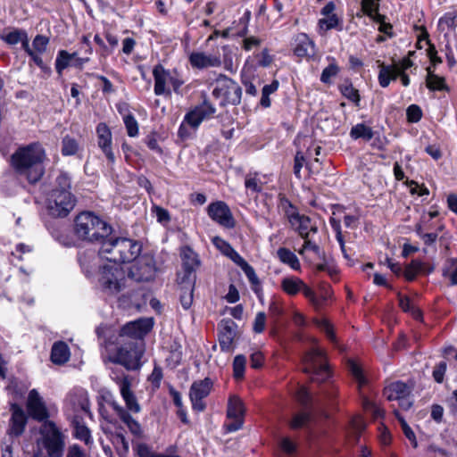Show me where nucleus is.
<instances>
[{
    "mask_svg": "<svg viewBox=\"0 0 457 457\" xmlns=\"http://www.w3.org/2000/svg\"><path fill=\"white\" fill-rule=\"evenodd\" d=\"M46 160V153L42 144L32 142L19 146L10 156L9 163L17 178L36 185L45 175Z\"/></svg>",
    "mask_w": 457,
    "mask_h": 457,
    "instance_id": "nucleus-1",
    "label": "nucleus"
},
{
    "mask_svg": "<svg viewBox=\"0 0 457 457\" xmlns=\"http://www.w3.org/2000/svg\"><path fill=\"white\" fill-rule=\"evenodd\" d=\"M112 232V227L93 212H82L74 220V234L82 241L101 246Z\"/></svg>",
    "mask_w": 457,
    "mask_h": 457,
    "instance_id": "nucleus-2",
    "label": "nucleus"
},
{
    "mask_svg": "<svg viewBox=\"0 0 457 457\" xmlns=\"http://www.w3.org/2000/svg\"><path fill=\"white\" fill-rule=\"evenodd\" d=\"M142 245L137 240L108 236L99 248V253L114 264L134 261L141 253Z\"/></svg>",
    "mask_w": 457,
    "mask_h": 457,
    "instance_id": "nucleus-3",
    "label": "nucleus"
},
{
    "mask_svg": "<svg viewBox=\"0 0 457 457\" xmlns=\"http://www.w3.org/2000/svg\"><path fill=\"white\" fill-rule=\"evenodd\" d=\"M112 344H116L117 346L113 351L109 349L108 359L111 362L120 364L128 370H137L141 368V359L145 353L143 342L135 340L112 342L109 339L106 346Z\"/></svg>",
    "mask_w": 457,
    "mask_h": 457,
    "instance_id": "nucleus-4",
    "label": "nucleus"
},
{
    "mask_svg": "<svg viewBox=\"0 0 457 457\" xmlns=\"http://www.w3.org/2000/svg\"><path fill=\"white\" fill-rule=\"evenodd\" d=\"M98 284L108 295H116L127 287L126 272L117 264H106L100 268Z\"/></svg>",
    "mask_w": 457,
    "mask_h": 457,
    "instance_id": "nucleus-5",
    "label": "nucleus"
},
{
    "mask_svg": "<svg viewBox=\"0 0 457 457\" xmlns=\"http://www.w3.org/2000/svg\"><path fill=\"white\" fill-rule=\"evenodd\" d=\"M303 372L310 375L313 382H325L330 378V370L324 353L319 348L308 351L303 358Z\"/></svg>",
    "mask_w": 457,
    "mask_h": 457,
    "instance_id": "nucleus-6",
    "label": "nucleus"
},
{
    "mask_svg": "<svg viewBox=\"0 0 457 457\" xmlns=\"http://www.w3.org/2000/svg\"><path fill=\"white\" fill-rule=\"evenodd\" d=\"M39 433L42 436L44 448L49 457H62L65 447V436L52 420L42 423Z\"/></svg>",
    "mask_w": 457,
    "mask_h": 457,
    "instance_id": "nucleus-7",
    "label": "nucleus"
},
{
    "mask_svg": "<svg viewBox=\"0 0 457 457\" xmlns=\"http://www.w3.org/2000/svg\"><path fill=\"white\" fill-rule=\"evenodd\" d=\"M212 96L217 99H220V106L228 104L238 105L241 103L242 87L232 79L220 74L216 79Z\"/></svg>",
    "mask_w": 457,
    "mask_h": 457,
    "instance_id": "nucleus-8",
    "label": "nucleus"
},
{
    "mask_svg": "<svg viewBox=\"0 0 457 457\" xmlns=\"http://www.w3.org/2000/svg\"><path fill=\"white\" fill-rule=\"evenodd\" d=\"M129 269L128 277L137 282H149L154 279L157 266L152 253L138 255Z\"/></svg>",
    "mask_w": 457,
    "mask_h": 457,
    "instance_id": "nucleus-9",
    "label": "nucleus"
},
{
    "mask_svg": "<svg viewBox=\"0 0 457 457\" xmlns=\"http://www.w3.org/2000/svg\"><path fill=\"white\" fill-rule=\"evenodd\" d=\"M76 196L71 191L52 190L47 199V208L52 216L64 218L76 205Z\"/></svg>",
    "mask_w": 457,
    "mask_h": 457,
    "instance_id": "nucleus-10",
    "label": "nucleus"
},
{
    "mask_svg": "<svg viewBox=\"0 0 457 457\" xmlns=\"http://www.w3.org/2000/svg\"><path fill=\"white\" fill-rule=\"evenodd\" d=\"M153 318H141L122 326L119 331L116 341L135 340L143 342L144 337L153 329Z\"/></svg>",
    "mask_w": 457,
    "mask_h": 457,
    "instance_id": "nucleus-11",
    "label": "nucleus"
},
{
    "mask_svg": "<svg viewBox=\"0 0 457 457\" xmlns=\"http://www.w3.org/2000/svg\"><path fill=\"white\" fill-rule=\"evenodd\" d=\"M182 261V271L177 274V279L195 280L196 270L201 266V260L189 245H185L180 250Z\"/></svg>",
    "mask_w": 457,
    "mask_h": 457,
    "instance_id": "nucleus-12",
    "label": "nucleus"
},
{
    "mask_svg": "<svg viewBox=\"0 0 457 457\" xmlns=\"http://www.w3.org/2000/svg\"><path fill=\"white\" fill-rule=\"evenodd\" d=\"M212 386L213 383L210 378L192 383L189 389V398L192 409L195 411L203 412L206 409V403L204 400L210 395Z\"/></svg>",
    "mask_w": 457,
    "mask_h": 457,
    "instance_id": "nucleus-13",
    "label": "nucleus"
},
{
    "mask_svg": "<svg viewBox=\"0 0 457 457\" xmlns=\"http://www.w3.org/2000/svg\"><path fill=\"white\" fill-rule=\"evenodd\" d=\"M215 112L216 108L204 94L203 102L186 113L184 121L196 129L204 120L212 118Z\"/></svg>",
    "mask_w": 457,
    "mask_h": 457,
    "instance_id": "nucleus-14",
    "label": "nucleus"
},
{
    "mask_svg": "<svg viewBox=\"0 0 457 457\" xmlns=\"http://www.w3.org/2000/svg\"><path fill=\"white\" fill-rule=\"evenodd\" d=\"M207 213L213 221L224 228H233L236 225L228 205L223 201L211 203L207 207Z\"/></svg>",
    "mask_w": 457,
    "mask_h": 457,
    "instance_id": "nucleus-15",
    "label": "nucleus"
},
{
    "mask_svg": "<svg viewBox=\"0 0 457 457\" xmlns=\"http://www.w3.org/2000/svg\"><path fill=\"white\" fill-rule=\"evenodd\" d=\"M27 411L29 415L37 421L44 423L45 420H49L48 410L36 389H32L29 393Z\"/></svg>",
    "mask_w": 457,
    "mask_h": 457,
    "instance_id": "nucleus-16",
    "label": "nucleus"
},
{
    "mask_svg": "<svg viewBox=\"0 0 457 457\" xmlns=\"http://www.w3.org/2000/svg\"><path fill=\"white\" fill-rule=\"evenodd\" d=\"M237 328V323L231 319H224L218 325V339L221 351H231Z\"/></svg>",
    "mask_w": 457,
    "mask_h": 457,
    "instance_id": "nucleus-17",
    "label": "nucleus"
},
{
    "mask_svg": "<svg viewBox=\"0 0 457 457\" xmlns=\"http://www.w3.org/2000/svg\"><path fill=\"white\" fill-rule=\"evenodd\" d=\"M96 137L98 147L102 150L108 162L113 164L116 158L112 147V132L104 122H101L96 126Z\"/></svg>",
    "mask_w": 457,
    "mask_h": 457,
    "instance_id": "nucleus-18",
    "label": "nucleus"
},
{
    "mask_svg": "<svg viewBox=\"0 0 457 457\" xmlns=\"http://www.w3.org/2000/svg\"><path fill=\"white\" fill-rule=\"evenodd\" d=\"M114 380L120 386V395L126 403L127 411L133 413H138L141 411V407L135 394L130 389L131 382L129 376L123 375L121 377H117Z\"/></svg>",
    "mask_w": 457,
    "mask_h": 457,
    "instance_id": "nucleus-19",
    "label": "nucleus"
},
{
    "mask_svg": "<svg viewBox=\"0 0 457 457\" xmlns=\"http://www.w3.org/2000/svg\"><path fill=\"white\" fill-rule=\"evenodd\" d=\"M10 411L12 413L8 434L12 436H20L25 430L28 418L23 409L16 403H11Z\"/></svg>",
    "mask_w": 457,
    "mask_h": 457,
    "instance_id": "nucleus-20",
    "label": "nucleus"
},
{
    "mask_svg": "<svg viewBox=\"0 0 457 457\" xmlns=\"http://www.w3.org/2000/svg\"><path fill=\"white\" fill-rule=\"evenodd\" d=\"M171 71L166 70L162 64H157L154 67L153 76L154 79V94L162 96L164 94H170V91L166 89V83L169 82Z\"/></svg>",
    "mask_w": 457,
    "mask_h": 457,
    "instance_id": "nucleus-21",
    "label": "nucleus"
},
{
    "mask_svg": "<svg viewBox=\"0 0 457 457\" xmlns=\"http://www.w3.org/2000/svg\"><path fill=\"white\" fill-rule=\"evenodd\" d=\"M411 387L403 381H395L389 384L383 390L384 396L388 401H396L403 396H411Z\"/></svg>",
    "mask_w": 457,
    "mask_h": 457,
    "instance_id": "nucleus-22",
    "label": "nucleus"
},
{
    "mask_svg": "<svg viewBox=\"0 0 457 457\" xmlns=\"http://www.w3.org/2000/svg\"><path fill=\"white\" fill-rule=\"evenodd\" d=\"M314 43L305 33L298 34L294 40V54L298 57H309L314 54Z\"/></svg>",
    "mask_w": 457,
    "mask_h": 457,
    "instance_id": "nucleus-23",
    "label": "nucleus"
},
{
    "mask_svg": "<svg viewBox=\"0 0 457 457\" xmlns=\"http://www.w3.org/2000/svg\"><path fill=\"white\" fill-rule=\"evenodd\" d=\"M112 406L113 410L115 411L117 416L120 418V420L126 424L128 428L129 429L130 433L133 434L136 436H141L142 435V428L138 421H137L135 419L132 418L130 413L124 409L123 407L120 406L116 403H112Z\"/></svg>",
    "mask_w": 457,
    "mask_h": 457,
    "instance_id": "nucleus-24",
    "label": "nucleus"
},
{
    "mask_svg": "<svg viewBox=\"0 0 457 457\" xmlns=\"http://www.w3.org/2000/svg\"><path fill=\"white\" fill-rule=\"evenodd\" d=\"M189 62L193 68L204 69L208 67H218L220 65V59L217 56L206 55L202 52H193L189 55Z\"/></svg>",
    "mask_w": 457,
    "mask_h": 457,
    "instance_id": "nucleus-25",
    "label": "nucleus"
},
{
    "mask_svg": "<svg viewBox=\"0 0 457 457\" xmlns=\"http://www.w3.org/2000/svg\"><path fill=\"white\" fill-rule=\"evenodd\" d=\"M73 428V436L89 445L93 443L91 431L84 422V419L79 415H74L71 420Z\"/></svg>",
    "mask_w": 457,
    "mask_h": 457,
    "instance_id": "nucleus-26",
    "label": "nucleus"
},
{
    "mask_svg": "<svg viewBox=\"0 0 457 457\" xmlns=\"http://www.w3.org/2000/svg\"><path fill=\"white\" fill-rule=\"evenodd\" d=\"M289 222L293 227L295 228V230L301 236L302 238L309 237V228H311V218L306 215H301L297 212H293L289 213V212L286 211Z\"/></svg>",
    "mask_w": 457,
    "mask_h": 457,
    "instance_id": "nucleus-27",
    "label": "nucleus"
},
{
    "mask_svg": "<svg viewBox=\"0 0 457 457\" xmlns=\"http://www.w3.org/2000/svg\"><path fill=\"white\" fill-rule=\"evenodd\" d=\"M179 288V301L185 310H188L193 303V294L195 280L177 279Z\"/></svg>",
    "mask_w": 457,
    "mask_h": 457,
    "instance_id": "nucleus-28",
    "label": "nucleus"
},
{
    "mask_svg": "<svg viewBox=\"0 0 457 457\" xmlns=\"http://www.w3.org/2000/svg\"><path fill=\"white\" fill-rule=\"evenodd\" d=\"M70 348L63 341L55 342L51 349V361L53 363L62 365L66 363L70 359Z\"/></svg>",
    "mask_w": 457,
    "mask_h": 457,
    "instance_id": "nucleus-29",
    "label": "nucleus"
},
{
    "mask_svg": "<svg viewBox=\"0 0 457 457\" xmlns=\"http://www.w3.org/2000/svg\"><path fill=\"white\" fill-rule=\"evenodd\" d=\"M312 411L303 410L295 413L288 422V426L292 430L311 429L312 420Z\"/></svg>",
    "mask_w": 457,
    "mask_h": 457,
    "instance_id": "nucleus-30",
    "label": "nucleus"
},
{
    "mask_svg": "<svg viewBox=\"0 0 457 457\" xmlns=\"http://www.w3.org/2000/svg\"><path fill=\"white\" fill-rule=\"evenodd\" d=\"M245 411L243 401L236 395L230 396L228 402L227 418L244 419Z\"/></svg>",
    "mask_w": 457,
    "mask_h": 457,
    "instance_id": "nucleus-31",
    "label": "nucleus"
},
{
    "mask_svg": "<svg viewBox=\"0 0 457 457\" xmlns=\"http://www.w3.org/2000/svg\"><path fill=\"white\" fill-rule=\"evenodd\" d=\"M427 79L426 86L431 91H443L448 90V87L445 83V79L443 77H439L434 73V70L431 67L427 68Z\"/></svg>",
    "mask_w": 457,
    "mask_h": 457,
    "instance_id": "nucleus-32",
    "label": "nucleus"
},
{
    "mask_svg": "<svg viewBox=\"0 0 457 457\" xmlns=\"http://www.w3.org/2000/svg\"><path fill=\"white\" fill-rule=\"evenodd\" d=\"M303 281L294 276L285 277L281 280V289L288 295H295L301 292V287H303Z\"/></svg>",
    "mask_w": 457,
    "mask_h": 457,
    "instance_id": "nucleus-33",
    "label": "nucleus"
},
{
    "mask_svg": "<svg viewBox=\"0 0 457 457\" xmlns=\"http://www.w3.org/2000/svg\"><path fill=\"white\" fill-rule=\"evenodd\" d=\"M338 89L344 97L353 103L355 106H360L361 96L359 90L353 87L350 79H345V81L338 86Z\"/></svg>",
    "mask_w": 457,
    "mask_h": 457,
    "instance_id": "nucleus-34",
    "label": "nucleus"
},
{
    "mask_svg": "<svg viewBox=\"0 0 457 457\" xmlns=\"http://www.w3.org/2000/svg\"><path fill=\"white\" fill-rule=\"evenodd\" d=\"M277 256L281 262L288 265L291 269L295 270H300L301 265L297 256L288 248H278L277 251Z\"/></svg>",
    "mask_w": 457,
    "mask_h": 457,
    "instance_id": "nucleus-35",
    "label": "nucleus"
},
{
    "mask_svg": "<svg viewBox=\"0 0 457 457\" xmlns=\"http://www.w3.org/2000/svg\"><path fill=\"white\" fill-rule=\"evenodd\" d=\"M350 137L354 140L361 138L365 141H370L374 137V132L370 127L364 123H358L352 127Z\"/></svg>",
    "mask_w": 457,
    "mask_h": 457,
    "instance_id": "nucleus-36",
    "label": "nucleus"
},
{
    "mask_svg": "<svg viewBox=\"0 0 457 457\" xmlns=\"http://www.w3.org/2000/svg\"><path fill=\"white\" fill-rule=\"evenodd\" d=\"M442 276L449 278L451 286H457V258H449L445 261Z\"/></svg>",
    "mask_w": 457,
    "mask_h": 457,
    "instance_id": "nucleus-37",
    "label": "nucleus"
},
{
    "mask_svg": "<svg viewBox=\"0 0 457 457\" xmlns=\"http://www.w3.org/2000/svg\"><path fill=\"white\" fill-rule=\"evenodd\" d=\"M78 53H68L66 50H60L55 59V70L62 76L64 69L70 66V62L77 56Z\"/></svg>",
    "mask_w": 457,
    "mask_h": 457,
    "instance_id": "nucleus-38",
    "label": "nucleus"
},
{
    "mask_svg": "<svg viewBox=\"0 0 457 457\" xmlns=\"http://www.w3.org/2000/svg\"><path fill=\"white\" fill-rule=\"evenodd\" d=\"M429 35L428 33V31L426 30L425 28H422V34L419 37V41L417 43V46L419 48H421V46H420V42L421 40H426V43L428 45V55L430 59V62L434 64V65H436V64H439L441 63L443 61L441 59V57H439L437 55V51L436 49V46L435 45H433L429 38H428Z\"/></svg>",
    "mask_w": 457,
    "mask_h": 457,
    "instance_id": "nucleus-39",
    "label": "nucleus"
},
{
    "mask_svg": "<svg viewBox=\"0 0 457 457\" xmlns=\"http://www.w3.org/2000/svg\"><path fill=\"white\" fill-rule=\"evenodd\" d=\"M342 24V20L337 14L325 16L324 18L319 20L320 29H324L326 31L333 29H336L340 31L343 29Z\"/></svg>",
    "mask_w": 457,
    "mask_h": 457,
    "instance_id": "nucleus-40",
    "label": "nucleus"
},
{
    "mask_svg": "<svg viewBox=\"0 0 457 457\" xmlns=\"http://www.w3.org/2000/svg\"><path fill=\"white\" fill-rule=\"evenodd\" d=\"M426 266L425 262L415 259L412 260L406 267L403 271V276L407 281H413L419 273L423 271V268Z\"/></svg>",
    "mask_w": 457,
    "mask_h": 457,
    "instance_id": "nucleus-41",
    "label": "nucleus"
},
{
    "mask_svg": "<svg viewBox=\"0 0 457 457\" xmlns=\"http://www.w3.org/2000/svg\"><path fill=\"white\" fill-rule=\"evenodd\" d=\"M328 61H331V62L322 71L320 75V81L324 84H331V79L336 77L340 69L338 65L337 64L336 59L334 57H328Z\"/></svg>",
    "mask_w": 457,
    "mask_h": 457,
    "instance_id": "nucleus-42",
    "label": "nucleus"
},
{
    "mask_svg": "<svg viewBox=\"0 0 457 457\" xmlns=\"http://www.w3.org/2000/svg\"><path fill=\"white\" fill-rule=\"evenodd\" d=\"M295 398L304 410L312 411L314 400L312 394L305 386H300L297 389Z\"/></svg>",
    "mask_w": 457,
    "mask_h": 457,
    "instance_id": "nucleus-43",
    "label": "nucleus"
},
{
    "mask_svg": "<svg viewBox=\"0 0 457 457\" xmlns=\"http://www.w3.org/2000/svg\"><path fill=\"white\" fill-rule=\"evenodd\" d=\"M329 223L336 233V239L340 245V249L342 251L344 257L345 259H349V255L345 249V238L341 229V221L339 220L335 219L334 217H330Z\"/></svg>",
    "mask_w": 457,
    "mask_h": 457,
    "instance_id": "nucleus-44",
    "label": "nucleus"
},
{
    "mask_svg": "<svg viewBox=\"0 0 457 457\" xmlns=\"http://www.w3.org/2000/svg\"><path fill=\"white\" fill-rule=\"evenodd\" d=\"M79 143L75 138L70 137L69 135L62 138L61 151L63 156H71L76 154L79 151Z\"/></svg>",
    "mask_w": 457,
    "mask_h": 457,
    "instance_id": "nucleus-45",
    "label": "nucleus"
},
{
    "mask_svg": "<svg viewBox=\"0 0 457 457\" xmlns=\"http://www.w3.org/2000/svg\"><path fill=\"white\" fill-rule=\"evenodd\" d=\"M278 86H279V82L277 79H274V80H272V82L270 84L265 85L262 87L260 104L263 108H268L270 106L271 103H270V95L276 92L278 88Z\"/></svg>",
    "mask_w": 457,
    "mask_h": 457,
    "instance_id": "nucleus-46",
    "label": "nucleus"
},
{
    "mask_svg": "<svg viewBox=\"0 0 457 457\" xmlns=\"http://www.w3.org/2000/svg\"><path fill=\"white\" fill-rule=\"evenodd\" d=\"M268 312H269L270 318L272 320V321L274 323V327H276L277 324L279 322V319L283 315V312H284L282 306L279 305L275 301H273L270 303ZM276 333H277V328H273L270 330V334L275 335Z\"/></svg>",
    "mask_w": 457,
    "mask_h": 457,
    "instance_id": "nucleus-47",
    "label": "nucleus"
},
{
    "mask_svg": "<svg viewBox=\"0 0 457 457\" xmlns=\"http://www.w3.org/2000/svg\"><path fill=\"white\" fill-rule=\"evenodd\" d=\"M71 178L66 171H61L55 179V186L53 190L57 191H71Z\"/></svg>",
    "mask_w": 457,
    "mask_h": 457,
    "instance_id": "nucleus-48",
    "label": "nucleus"
},
{
    "mask_svg": "<svg viewBox=\"0 0 457 457\" xmlns=\"http://www.w3.org/2000/svg\"><path fill=\"white\" fill-rule=\"evenodd\" d=\"M322 399L320 401H325L330 406L336 404V399L337 396V388L332 383L327 384L321 390Z\"/></svg>",
    "mask_w": 457,
    "mask_h": 457,
    "instance_id": "nucleus-49",
    "label": "nucleus"
},
{
    "mask_svg": "<svg viewBox=\"0 0 457 457\" xmlns=\"http://www.w3.org/2000/svg\"><path fill=\"white\" fill-rule=\"evenodd\" d=\"M246 364V358L243 354H238L233 361V375L236 379L243 378L245 375V369Z\"/></svg>",
    "mask_w": 457,
    "mask_h": 457,
    "instance_id": "nucleus-50",
    "label": "nucleus"
},
{
    "mask_svg": "<svg viewBox=\"0 0 457 457\" xmlns=\"http://www.w3.org/2000/svg\"><path fill=\"white\" fill-rule=\"evenodd\" d=\"M399 306L404 312H411L415 319L421 316V312L417 308L413 307L411 299L407 295H402L398 293Z\"/></svg>",
    "mask_w": 457,
    "mask_h": 457,
    "instance_id": "nucleus-51",
    "label": "nucleus"
},
{
    "mask_svg": "<svg viewBox=\"0 0 457 457\" xmlns=\"http://www.w3.org/2000/svg\"><path fill=\"white\" fill-rule=\"evenodd\" d=\"M27 31L21 29H14L13 30L2 36V39L10 46H14L21 42Z\"/></svg>",
    "mask_w": 457,
    "mask_h": 457,
    "instance_id": "nucleus-52",
    "label": "nucleus"
},
{
    "mask_svg": "<svg viewBox=\"0 0 457 457\" xmlns=\"http://www.w3.org/2000/svg\"><path fill=\"white\" fill-rule=\"evenodd\" d=\"M457 7L445 12L444 16L439 19V26L445 25L448 29H455L457 27Z\"/></svg>",
    "mask_w": 457,
    "mask_h": 457,
    "instance_id": "nucleus-53",
    "label": "nucleus"
},
{
    "mask_svg": "<svg viewBox=\"0 0 457 457\" xmlns=\"http://www.w3.org/2000/svg\"><path fill=\"white\" fill-rule=\"evenodd\" d=\"M379 73H378V83L380 85V87H387L390 81H391V78H390V75L392 73V71H393V66L392 65H386L385 63H381L379 65Z\"/></svg>",
    "mask_w": 457,
    "mask_h": 457,
    "instance_id": "nucleus-54",
    "label": "nucleus"
},
{
    "mask_svg": "<svg viewBox=\"0 0 457 457\" xmlns=\"http://www.w3.org/2000/svg\"><path fill=\"white\" fill-rule=\"evenodd\" d=\"M123 122L129 137H134L138 135V123L133 114H126Z\"/></svg>",
    "mask_w": 457,
    "mask_h": 457,
    "instance_id": "nucleus-55",
    "label": "nucleus"
},
{
    "mask_svg": "<svg viewBox=\"0 0 457 457\" xmlns=\"http://www.w3.org/2000/svg\"><path fill=\"white\" fill-rule=\"evenodd\" d=\"M309 167L306 158L302 151H297L294 158V174L297 179H301V170L303 166Z\"/></svg>",
    "mask_w": 457,
    "mask_h": 457,
    "instance_id": "nucleus-56",
    "label": "nucleus"
},
{
    "mask_svg": "<svg viewBox=\"0 0 457 457\" xmlns=\"http://www.w3.org/2000/svg\"><path fill=\"white\" fill-rule=\"evenodd\" d=\"M423 112L418 104H411L406 109L407 120L410 123H417L422 118Z\"/></svg>",
    "mask_w": 457,
    "mask_h": 457,
    "instance_id": "nucleus-57",
    "label": "nucleus"
},
{
    "mask_svg": "<svg viewBox=\"0 0 457 457\" xmlns=\"http://www.w3.org/2000/svg\"><path fill=\"white\" fill-rule=\"evenodd\" d=\"M49 44V37L44 35H37L32 41V49L34 52L44 54Z\"/></svg>",
    "mask_w": 457,
    "mask_h": 457,
    "instance_id": "nucleus-58",
    "label": "nucleus"
},
{
    "mask_svg": "<svg viewBox=\"0 0 457 457\" xmlns=\"http://www.w3.org/2000/svg\"><path fill=\"white\" fill-rule=\"evenodd\" d=\"M212 242L213 245L217 249H219L223 255H225L227 257L232 252V250L234 249L232 247V245L228 241H226L225 239H223V238H221L220 237H218V236L214 237L212 239Z\"/></svg>",
    "mask_w": 457,
    "mask_h": 457,
    "instance_id": "nucleus-59",
    "label": "nucleus"
},
{
    "mask_svg": "<svg viewBox=\"0 0 457 457\" xmlns=\"http://www.w3.org/2000/svg\"><path fill=\"white\" fill-rule=\"evenodd\" d=\"M242 270L245 274L249 282L252 284L253 289L255 292H257V287H260L261 282H260L258 276L255 273L254 269L250 264H247L245 267H243Z\"/></svg>",
    "mask_w": 457,
    "mask_h": 457,
    "instance_id": "nucleus-60",
    "label": "nucleus"
},
{
    "mask_svg": "<svg viewBox=\"0 0 457 457\" xmlns=\"http://www.w3.org/2000/svg\"><path fill=\"white\" fill-rule=\"evenodd\" d=\"M245 187L254 193H260L262 190V183L257 178V174L253 177L247 175L245 179Z\"/></svg>",
    "mask_w": 457,
    "mask_h": 457,
    "instance_id": "nucleus-61",
    "label": "nucleus"
},
{
    "mask_svg": "<svg viewBox=\"0 0 457 457\" xmlns=\"http://www.w3.org/2000/svg\"><path fill=\"white\" fill-rule=\"evenodd\" d=\"M266 325V314L260 312L256 314L253 324V330L254 333L261 334L264 331Z\"/></svg>",
    "mask_w": 457,
    "mask_h": 457,
    "instance_id": "nucleus-62",
    "label": "nucleus"
},
{
    "mask_svg": "<svg viewBox=\"0 0 457 457\" xmlns=\"http://www.w3.org/2000/svg\"><path fill=\"white\" fill-rule=\"evenodd\" d=\"M279 447L287 454H293L296 452V444L288 436L280 439Z\"/></svg>",
    "mask_w": 457,
    "mask_h": 457,
    "instance_id": "nucleus-63",
    "label": "nucleus"
},
{
    "mask_svg": "<svg viewBox=\"0 0 457 457\" xmlns=\"http://www.w3.org/2000/svg\"><path fill=\"white\" fill-rule=\"evenodd\" d=\"M350 370L352 375L354 377V378L357 380L359 387L366 385L367 380L363 375L362 370L361 367L356 364L355 362L350 363Z\"/></svg>",
    "mask_w": 457,
    "mask_h": 457,
    "instance_id": "nucleus-64",
    "label": "nucleus"
}]
</instances>
